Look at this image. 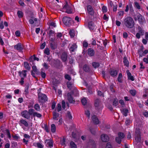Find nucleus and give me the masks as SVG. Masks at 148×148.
<instances>
[{"label":"nucleus","mask_w":148,"mask_h":148,"mask_svg":"<svg viewBox=\"0 0 148 148\" xmlns=\"http://www.w3.org/2000/svg\"><path fill=\"white\" fill-rule=\"evenodd\" d=\"M74 92L73 91L68 93L67 94L68 99L69 102L71 103H74L75 102L74 100L73 99L72 97V95Z\"/></svg>","instance_id":"7"},{"label":"nucleus","mask_w":148,"mask_h":148,"mask_svg":"<svg viewBox=\"0 0 148 148\" xmlns=\"http://www.w3.org/2000/svg\"><path fill=\"white\" fill-rule=\"evenodd\" d=\"M49 27H56V23L54 22H51L49 23Z\"/></svg>","instance_id":"34"},{"label":"nucleus","mask_w":148,"mask_h":148,"mask_svg":"<svg viewBox=\"0 0 148 148\" xmlns=\"http://www.w3.org/2000/svg\"><path fill=\"white\" fill-rule=\"evenodd\" d=\"M20 123H19L20 125V123L23 125L25 127H27L28 126V123L24 119H21L20 121Z\"/></svg>","instance_id":"20"},{"label":"nucleus","mask_w":148,"mask_h":148,"mask_svg":"<svg viewBox=\"0 0 148 148\" xmlns=\"http://www.w3.org/2000/svg\"><path fill=\"white\" fill-rule=\"evenodd\" d=\"M34 110L33 109H30L29 110L28 112L29 115H32L33 116V114L35 112H34Z\"/></svg>","instance_id":"35"},{"label":"nucleus","mask_w":148,"mask_h":148,"mask_svg":"<svg viewBox=\"0 0 148 148\" xmlns=\"http://www.w3.org/2000/svg\"><path fill=\"white\" fill-rule=\"evenodd\" d=\"M23 136L25 138L27 139H29L30 138V136L29 135L26 134H24Z\"/></svg>","instance_id":"62"},{"label":"nucleus","mask_w":148,"mask_h":148,"mask_svg":"<svg viewBox=\"0 0 148 148\" xmlns=\"http://www.w3.org/2000/svg\"><path fill=\"white\" fill-rule=\"evenodd\" d=\"M92 119L93 123L95 124H98L99 123V121L97 117L95 115L92 117Z\"/></svg>","instance_id":"11"},{"label":"nucleus","mask_w":148,"mask_h":148,"mask_svg":"<svg viewBox=\"0 0 148 148\" xmlns=\"http://www.w3.org/2000/svg\"><path fill=\"white\" fill-rule=\"evenodd\" d=\"M33 145L38 148H43L44 147V145L40 143H34Z\"/></svg>","instance_id":"16"},{"label":"nucleus","mask_w":148,"mask_h":148,"mask_svg":"<svg viewBox=\"0 0 148 148\" xmlns=\"http://www.w3.org/2000/svg\"><path fill=\"white\" fill-rule=\"evenodd\" d=\"M22 116L27 119H29L30 118V116L28 111L27 110H24L21 113Z\"/></svg>","instance_id":"8"},{"label":"nucleus","mask_w":148,"mask_h":148,"mask_svg":"<svg viewBox=\"0 0 148 148\" xmlns=\"http://www.w3.org/2000/svg\"><path fill=\"white\" fill-rule=\"evenodd\" d=\"M41 75V77L42 78H44L46 77V74L45 73L42 72L41 71L40 73Z\"/></svg>","instance_id":"61"},{"label":"nucleus","mask_w":148,"mask_h":148,"mask_svg":"<svg viewBox=\"0 0 148 148\" xmlns=\"http://www.w3.org/2000/svg\"><path fill=\"white\" fill-rule=\"evenodd\" d=\"M123 62L125 66L128 67L129 63L128 60L127 59L126 57H125L123 59Z\"/></svg>","instance_id":"21"},{"label":"nucleus","mask_w":148,"mask_h":148,"mask_svg":"<svg viewBox=\"0 0 148 148\" xmlns=\"http://www.w3.org/2000/svg\"><path fill=\"white\" fill-rule=\"evenodd\" d=\"M53 140L51 139H46L45 141V143L46 146L49 148H52L53 146Z\"/></svg>","instance_id":"5"},{"label":"nucleus","mask_w":148,"mask_h":148,"mask_svg":"<svg viewBox=\"0 0 148 148\" xmlns=\"http://www.w3.org/2000/svg\"><path fill=\"white\" fill-rule=\"evenodd\" d=\"M70 145L72 148H77V146L75 144L73 141L70 143Z\"/></svg>","instance_id":"41"},{"label":"nucleus","mask_w":148,"mask_h":148,"mask_svg":"<svg viewBox=\"0 0 148 148\" xmlns=\"http://www.w3.org/2000/svg\"><path fill=\"white\" fill-rule=\"evenodd\" d=\"M85 113L86 115L87 116V117L89 118L90 116V113L89 111L88 110H86L85 111Z\"/></svg>","instance_id":"58"},{"label":"nucleus","mask_w":148,"mask_h":148,"mask_svg":"<svg viewBox=\"0 0 148 148\" xmlns=\"http://www.w3.org/2000/svg\"><path fill=\"white\" fill-rule=\"evenodd\" d=\"M125 24L127 27H133L134 25V22L133 18L130 16L125 18L124 20Z\"/></svg>","instance_id":"1"},{"label":"nucleus","mask_w":148,"mask_h":148,"mask_svg":"<svg viewBox=\"0 0 148 148\" xmlns=\"http://www.w3.org/2000/svg\"><path fill=\"white\" fill-rule=\"evenodd\" d=\"M101 140L103 142H106L108 141L109 137L106 134H102L101 136Z\"/></svg>","instance_id":"10"},{"label":"nucleus","mask_w":148,"mask_h":148,"mask_svg":"<svg viewBox=\"0 0 148 148\" xmlns=\"http://www.w3.org/2000/svg\"><path fill=\"white\" fill-rule=\"evenodd\" d=\"M126 73L128 79H129L131 80L132 81L134 80V79L131 73L129 72L128 70L126 71Z\"/></svg>","instance_id":"15"},{"label":"nucleus","mask_w":148,"mask_h":148,"mask_svg":"<svg viewBox=\"0 0 148 148\" xmlns=\"http://www.w3.org/2000/svg\"><path fill=\"white\" fill-rule=\"evenodd\" d=\"M67 116L70 119H71L72 118V116L71 115L70 112L69 111L67 112Z\"/></svg>","instance_id":"55"},{"label":"nucleus","mask_w":148,"mask_h":148,"mask_svg":"<svg viewBox=\"0 0 148 148\" xmlns=\"http://www.w3.org/2000/svg\"><path fill=\"white\" fill-rule=\"evenodd\" d=\"M15 49L19 51H21L23 49V46L21 43H18L14 46Z\"/></svg>","instance_id":"9"},{"label":"nucleus","mask_w":148,"mask_h":148,"mask_svg":"<svg viewBox=\"0 0 148 148\" xmlns=\"http://www.w3.org/2000/svg\"><path fill=\"white\" fill-rule=\"evenodd\" d=\"M70 20V18L67 17H64L62 19L63 23L66 25L69 24Z\"/></svg>","instance_id":"12"},{"label":"nucleus","mask_w":148,"mask_h":148,"mask_svg":"<svg viewBox=\"0 0 148 148\" xmlns=\"http://www.w3.org/2000/svg\"><path fill=\"white\" fill-rule=\"evenodd\" d=\"M138 32L141 35H143L144 34V31L142 29V28H139Z\"/></svg>","instance_id":"51"},{"label":"nucleus","mask_w":148,"mask_h":148,"mask_svg":"<svg viewBox=\"0 0 148 148\" xmlns=\"http://www.w3.org/2000/svg\"><path fill=\"white\" fill-rule=\"evenodd\" d=\"M88 28H92V27H94V23L92 21L88 23Z\"/></svg>","instance_id":"47"},{"label":"nucleus","mask_w":148,"mask_h":148,"mask_svg":"<svg viewBox=\"0 0 148 148\" xmlns=\"http://www.w3.org/2000/svg\"><path fill=\"white\" fill-rule=\"evenodd\" d=\"M106 148H112V145L110 143H108L106 145Z\"/></svg>","instance_id":"64"},{"label":"nucleus","mask_w":148,"mask_h":148,"mask_svg":"<svg viewBox=\"0 0 148 148\" xmlns=\"http://www.w3.org/2000/svg\"><path fill=\"white\" fill-rule=\"evenodd\" d=\"M29 22L30 24H34L36 26H38V25L36 24V23L38 22L37 19L36 18L34 19V20L30 19L29 20Z\"/></svg>","instance_id":"18"},{"label":"nucleus","mask_w":148,"mask_h":148,"mask_svg":"<svg viewBox=\"0 0 148 148\" xmlns=\"http://www.w3.org/2000/svg\"><path fill=\"white\" fill-rule=\"evenodd\" d=\"M17 14L19 18H22L23 16V13L21 11H18L17 12Z\"/></svg>","instance_id":"31"},{"label":"nucleus","mask_w":148,"mask_h":148,"mask_svg":"<svg viewBox=\"0 0 148 148\" xmlns=\"http://www.w3.org/2000/svg\"><path fill=\"white\" fill-rule=\"evenodd\" d=\"M130 92L132 96H135L136 93V91L135 90H131L130 91Z\"/></svg>","instance_id":"44"},{"label":"nucleus","mask_w":148,"mask_h":148,"mask_svg":"<svg viewBox=\"0 0 148 148\" xmlns=\"http://www.w3.org/2000/svg\"><path fill=\"white\" fill-rule=\"evenodd\" d=\"M128 111L127 109L126 108H124L122 110V112L124 116H126L127 115V113L128 112Z\"/></svg>","instance_id":"29"},{"label":"nucleus","mask_w":148,"mask_h":148,"mask_svg":"<svg viewBox=\"0 0 148 148\" xmlns=\"http://www.w3.org/2000/svg\"><path fill=\"white\" fill-rule=\"evenodd\" d=\"M77 48V46L76 44H73L70 47V50L71 52H73Z\"/></svg>","instance_id":"24"},{"label":"nucleus","mask_w":148,"mask_h":148,"mask_svg":"<svg viewBox=\"0 0 148 148\" xmlns=\"http://www.w3.org/2000/svg\"><path fill=\"white\" fill-rule=\"evenodd\" d=\"M110 74L111 76L114 77L117 75V71L115 70L112 69L110 71Z\"/></svg>","instance_id":"19"},{"label":"nucleus","mask_w":148,"mask_h":148,"mask_svg":"<svg viewBox=\"0 0 148 148\" xmlns=\"http://www.w3.org/2000/svg\"><path fill=\"white\" fill-rule=\"evenodd\" d=\"M29 86V85L28 84L26 86L25 88V94L26 95H27L29 93L28 88Z\"/></svg>","instance_id":"38"},{"label":"nucleus","mask_w":148,"mask_h":148,"mask_svg":"<svg viewBox=\"0 0 148 148\" xmlns=\"http://www.w3.org/2000/svg\"><path fill=\"white\" fill-rule=\"evenodd\" d=\"M25 69L27 70H29L30 69V66H29L28 62H25L23 63Z\"/></svg>","instance_id":"23"},{"label":"nucleus","mask_w":148,"mask_h":148,"mask_svg":"<svg viewBox=\"0 0 148 148\" xmlns=\"http://www.w3.org/2000/svg\"><path fill=\"white\" fill-rule=\"evenodd\" d=\"M100 105V101L98 99H97L95 100V106L96 108L98 107Z\"/></svg>","instance_id":"33"},{"label":"nucleus","mask_w":148,"mask_h":148,"mask_svg":"<svg viewBox=\"0 0 148 148\" xmlns=\"http://www.w3.org/2000/svg\"><path fill=\"white\" fill-rule=\"evenodd\" d=\"M67 55L66 53H63L61 56V59L64 62H65L67 60Z\"/></svg>","instance_id":"14"},{"label":"nucleus","mask_w":148,"mask_h":148,"mask_svg":"<svg viewBox=\"0 0 148 148\" xmlns=\"http://www.w3.org/2000/svg\"><path fill=\"white\" fill-rule=\"evenodd\" d=\"M47 100L46 95L43 94L39 93L38 95V100L39 102L42 103L46 101Z\"/></svg>","instance_id":"3"},{"label":"nucleus","mask_w":148,"mask_h":148,"mask_svg":"<svg viewBox=\"0 0 148 148\" xmlns=\"http://www.w3.org/2000/svg\"><path fill=\"white\" fill-rule=\"evenodd\" d=\"M27 71L26 70H23L21 71H19L18 73L19 75L21 77H26V73Z\"/></svg>","instance_id":"17"},{"label":"nucleus","mask_w":148,"mask_h":148,"mask_svg":"<svg viewBox=\"0 0 148 148\" xmlns=\"http://www.w3.org/2000/svg\"><path fill=\"white\" fill-rule=\"evenodd\" d=\"M33 59L34 60H36L37 61L39 60V58L36 57L34 55L31 56L29 59V60L30 62H31Z\"/></svg>","instance_id":"30"},{"label":"nucleus","mask_w":148,"mask_h":148,"mask_svg":"<svg viewBox=\"0 0 148 148\" xmlns=\"http://www.w3.org/2000/svg\"><path fill=\"white\" fill-rule=\"evenodd\" d=\"M135 21H138L139 23L141 25L143 24L146 22L145 20L144 16L140 13L137 14L134 16Z\"/></svg>","instance_id":"2"},{"label":"nucleus","mask_w":148,"mask_h":148,"mask_svg":"<svg viewBox=\"0 0 148 148\" xmlns=\"http://www.w3.org/2000/svg\"><path fill=\"white\" fill-rule=\"evenodd\" d=\"M145 94H143V97L144 98L146 99L147 98V97L148 96V93L147 92V91L148 90V89H145Z\"/></svg>","instance_id":"39"},{"label":"nucleus","mask_w":148,"mask_h":148,"mask_svg":"<svg viewBox=\"0 0 148 148\" xmlns=\"http://www.w3.org/2000/svg\"><path fill=\"white\" fill-rule=\"evenodd\" d=\"M56 126L54 124H52L51 125V130L52 133L55 132L56 130Z\"/></svg>","instance_id":"27"},{"label":"nucleus","mask_w":148,"mask_h":148,"mask_svg":"<svg viewBox=\"0 0 148 148\" xmlns=\"http://www.w3.org/2000/svg\"><path fill=\"white\" fill-rule=\"evenodd\" d=\"M118 13L120 16H122L123 15L124 12L123 11L121 10L118 12Z\"/></svg>","instance_id":"57"},{"label":"nucleus","mask_w":148,"mask_h":148,"mask_svg":"<svg viewBox=\"0 0 148 148\" xmlns=\"http://www.w3.org/2000/svg\"><path fill=\"white\" fill-rule=\"evenodd\" d=\"M118 136L116 137L115 140L116 142L120 144L121 143V140L125 137L123 134L122 132H120L118 134Z\"/></svg>","instance_id":"6"},{"label":"nucleus","mask_w":148,"mask_h":148,"mask_svg":"<svg viewBox=\"0 0 148 148\" xmlns=\"http://www.w3.org/2000/svg\"><path fill=\"white\" fill-rule=\"evenodd\" d=\"M143 48H141L139 49L138 51V53L140 57H141L143 56Z\"/></svg>","instance_id":"28"},{"label":"nucleus","mask_w":148,"mask_h":148,"mask_svg":"<svg viewBox=\"0 0 148 148\" xmlns=\"http://www.w3.org/2000/svg\"><path fill=\"white\" fill-rule=\"evenodd\" d=\"M62 10L63 12H66L68 14H71L73 12V10L67 3H66L64 6Z\"/></svg>","instance_id":"4"},{"label":"nucleus","mask_w":148,"mask_h":148,"mask_svg":"<svg viewBox=\"0 0 148 148\" xmlns=\"http://www.w3.org/2000/svg\"><path fill=\"white\" fill-rule=\"evenodd\" d=\"M83 47L86 48L88 47V44L86 41H84L83 42Z\"/></svg>","instance_id":"46"},{"label":"nucleus","mask_w":148,"mask_h":148,"mask_svg":"<svg viewBox=\"0 0 148 148\" xmlns=\"http://www.w3.org/2000/svg\"><path fill=\"white\" fill-rule=\"evenodd\" d=\"M45 130L46 132H49V129L47 125H45Z\"/></svg>","instance_id":"63"},{"label":"nucleus","mask_w":148,"mask_h":148,"mask_svg":"<svg viewBox=\"0 0 148 148\" xmlns=\"http://www.w3.org/2000/svg\"><path fill=\"white\" fill-rule=\"evenodd\" d=\"M69 34L71 38H73L74 37L75 34V32L74 30L73 29L70 30L69 32Z\"/></svg>","instance_id":"25"},{"label":"nucleus","mask_w":148,"mask_h":148,"mask_svg":"<svg viewBox=\"0 0 148 148\" xmlns=\"http://www.w3.org/2000/svg\"><path fill=\"white\" fill-rule=\"evenodd\" d=\"M12 137L15 140H17L20 138V137L19 136H18L16 135L13 136Z\"/></svg>","instance_id":"59"},{"label":"nucleus","mask_w":148,"mask_h":148,"mask_svg":"<svg viewBox=\"0 0 148 148\" xmlns=\"http://www.w3.org/2000/svg\"><path fill=\"white\" fill-rule=\"evenodd\" d=\"M53 119L54 120H58V117L59 116V114L55 112H53Z\"/></svg>","instance_id":"26"},{"label":"nucleus","mask_w":148,"mask_h":148,"mask_svg":"<svg viewBox=\"0 0 148 148\" xmlns=\"http://www.w3.org/2000/svg\"><path fill=\"white\" fill-rule=\"evenodd\" d=\"M50 47L53 49H54L56 48V46L54 44L52 43L50 44Z\"/></svg>","instance_id":"53"},{"label":"nucleus","mask_w":148,"mask_h":148,"mask_svg":"<svg viewBox=\"0 0 148 148\" xmlns=\"http://www.w3.org/2000/svg\"><path fill=\"white\" fill-rule=\"evenodd\" d=\"M6 132L8 138H9L10 139L11 138V136L10 134V133L9 130H6Z\"/></svg>","instance_id":"56"},{"label":"nucleus","mask_w":148,"mask_h":148,"mask_svg":"<svg viewBox=\"0 0 148 148\" xmlns=\"http://www.w3.org/2000/svg\"><path fill=\"white\" fill-rule=\"evenodd\" d=\"M34 108L37 111H39L40 110V106L38 104H36L34 105Z\"/></svg>","instance_id":"36"},{"label":"nucleus","mask_w":148,"mask_h":148,"mask_svg":"<svg viewBox=\"0 0 148 148\" xmlns=\"http://www.w3.org/2000/svg\"><path fill=\"white\" fill-rule=\"evenodd\" d=\"M88 54L90 56H93L95 54L94 50L92 48H89L88 49Z\"/></svg>","instance_id":"13"},{"label":"nucleus","mask_w":148,"mask_h":148,"mask_svg":"<svg viewBox=\"0 0 148 148\" xmlns=\"http://www.w3.org/2000/svg\"><path fill=\"white\" fill-rule=\"evenodd\" d=\"M92 65L94 68H96L99 66V64L98 62H93L92 63Z\"/></svg>","instance_id":"37"},{"label":"nucleus","mask_w":148,"mask_h":148,"mask_svg":"<svg viewBox=\"0 0 148 148\" xmlns=\"http://www.w3.org/2000/svg\"><path fill=\"white\" fill-rule=\"evenodd\" d=\"M83 69L85 71H88L89 70V68L86 65H84Z\"/></svg>","instance_id":"48"},{"label":"nucleus","mask_w":148,"mask_h":148,"mask_svg":"<svg viewBox=\"0 0 148 148\" xmlns=\"http://www.w3.org/2000/svg\"><path fill=\"white\" fill-rule=\"evenodd\" d=\"M49 34L50 36H53L54 34V31L51 30L49 31Z\"/></svg>","instance_id":"60"},{"label":"nucleus","mask_w":148,"mask_h":148,"mask_svg":"<svg viewBox=\"0 0 148 148\" xmlns=\"http://www.w3.org/2000/svg\"><path fill=\"white\" fill-rule=\"evenodd\" d=\"M34 117L36 116L38 118H40L41 117L42 115L40 113L35 112L33 114Z\"/></svg>","instance_id":"40"},{"label":"nucleus","mask_w":148,"mask_h":148,"mask_svg":"<svg viewBox=\"0 0 148 148\" xmlns=\"http://www.w3.org/2000/svg\"><path fill=\"white\" fill-rule=\"evenodd\" d=\"M118 104V101L117 99H114L113 101V105L114 106H116Z\"/></svg>","instance_id":"49"},{"label":"nucleus","mask_w":148,"mask_h":148,"mask_svg":"<svg viewBox=\"0 0 148 148\" xmlns=\"http://www.w3.org/2000/svg\"><path fill=\"white\" fill-rule=\"evenodd\" d=\"M44 53L47 55H49L50 54V51L49 48H46L45 49Z\"/></svg>","instance_id":"45"},{"label":"nucleus","mask_w":148,"mask_h":148,"mask_svg":"<svg viewBox=\"0 0 148 148\" xmlns=\"http://www.w3.org/2000/svg\"><path fill=\"white\" fill-rule=\"evenodd\" d=\"M136 7V8L137 9H140V7L138 4V3L137 2H135L134 3Z\"/></svg>","instance_id":"52"},{"label":"nucleus","mask_w":148,"mask_h":148,"mask_svg":"<svg viewBox=\"0 0 148 148\" xmlns=\"http://www.w3.org/2000/svg\"><path fill=\"white\" fill-rule=\"evenodd\" d=\"M122 77V74L121 73L119 74L118 77V80L119 82H121V78Z\"/></svg>","instance_id":"50"},{"label":"nucleus","mask_w":148,"mask_h":148,"mask_svg":"<svg viewBox=\"0 0 148 148\" xmlns=\"http://www.w3.org/2000/svg\"><path fill=\"white\" fill-rule=\"evenodd\" d=\"M65 142L66 140L64 138H63L60 141V143L61 145L63 146H65Z\"/></svg>","instance_id":"43"},{"label":"nucleus","mask_w":148,"mask_h":148,"mask_svg":"<svg viewBox=\"0 0 148 148\" xmlns=\"http://www.w3.org/2000/svg\"><path fill=\"white\" fill-rule=\"evenodd\" d=\"M81 102L83 105H85L86 104L87 102V100L85 97H84L81 100Z\"/></svg>","instance_id":"32"},{"label":"nucleus","mask_w":148,"mask_h":148,"mask_svg":"<svg viewBox=\"0 0 148 148\" xmlns=\"http://www.w3.org/2000/svg\"><path fill=\"white\" fill-rule=\"evenodd\" d=\"M88 11L89 14H92L93 13V9L91 6L90 5H88L87 6Z\"/></svg>","instance_id":"22"},{"label":"nucleus","mask_w":148,"mask_h":148,"mask_svg":"<svg viewBox=\"0 0 148 148\" xmlns=\"http://www.w3.org/2000/svg\"><path fill=\"white\" fill-rule=\"evenodd\" d=\"M64 77L65 79H68L69 81H70L71 80V78L70 75L68 74H66L64 76Z\"/></svg>","instance_id":"54"},{"label":"nucleus","mask_w":148,"mask_h":148,"mask_svg":"<svg viewBox=\"0 0 148 148\" xmlns=\"http://www.w3.org/2000/svg\"><path fill=\"white\" fill-rule=\"evenodd\" d=\"M102 11L103 13H106L107 11V8L105 6H103L102 7Z\"/></svg>","instance_id":"42"}]
</instances>
